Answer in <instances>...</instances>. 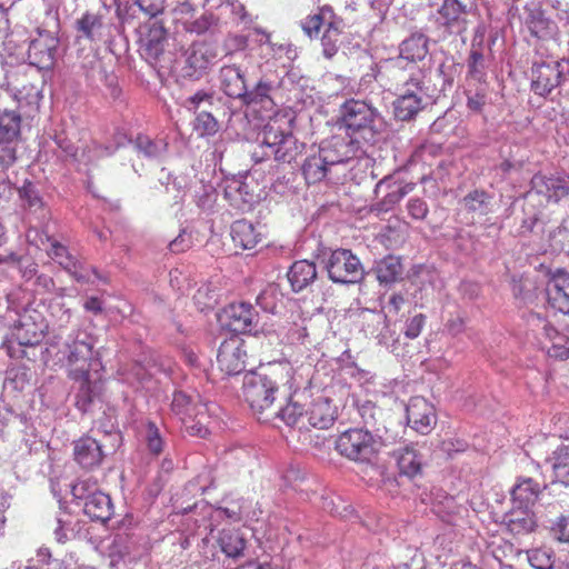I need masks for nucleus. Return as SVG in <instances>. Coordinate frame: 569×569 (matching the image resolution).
<instances>
[{
    "label": "nucleus",
    "mask_w": 569,
    "mask_h": 569,
    "mask_svg": "<svg viewBox=\"0 0 569 569\" xmlns=\"http://www.w3.org/2000/svg\"><path fill=\"white\" fill-rule=\"evenodd\" d=\"M138 147L142 148L147 154H151L154 149V144L149 138H138Z\"/></svg>",
    "instance_id": "nucleus-63"
},
{
    "label": "nucleus",
    "mask_w": 569,
    "mask_h": 569,
    "mask_svg": "<svg viewBox=\"0 0 569 569\" xmlns=\"http://www.w3.org/2000/svg\"><path fill=\"white\" fill-rule=\"evenodd\" d=\"M248 361V346L238 336L226 339L219 347L217 362L219 369L228 376L241 373Z\"/></svg>",
    "instance_id": "nucleus-14"
},
{
    "label": "nucleus",
    "mask_w": 569,
    "mask_h": 569,
    "mask_svg": "<svg viewBox=\"0 0 569 569\" xmlns=\"http://www.w3.org/2000/svg\"><path fill=\"white\" fill-rule=\"evenodd\" d=\"M548 303L562 313H569V272L557 270L547 283Z\"/></svg>",
    "instance_id": "nucleus-20"
},
{
    "label": "nucleus",
    "mask_w": 569,
    "mask_h": 569,
    "mask_svg": "<svg viewBox=\"0 0 569 569\" xmlns=\"http://www.w3.org/2000/svg\"><path fill=\"white\" fill-rule=\"evenodd\" d=\"M19 196L30 209H39L42 207V199L30 181H26L19 189Z\"/></svg>",
    "instance_id": "nucleus-50"
},
{
    "label": "nucleus",
    "mask_w": 569,
    "mask_h": 569,
    "mask_svg": "<svg viewBox=\"0 0 569 569\" xmlns=\"http://www.w3.org/2000/svg\"><path fill=\"white\" fill-rule=\"evenodd\" d=\"M281 420L290 427L299 429H329L338 417V407L323 392L306 396L295 392L290 401L279 410Z\"/></svg>",
    "instance_id": "nucleus-2"
},
{
    "label": "nucleus",
    "mask_w": 569,
    "mask_h": 569,
    "mask_svg": "<svg viewBox=\"0 0 569 569\" xmlns=\"http://www.w3.org/2000/svg\"><path fill=\"white\" fill-rule=\"evenodd\" d=\"M563 66L561 61L535 62L530 71V89L542 98H547L555 89L565 82Z\"/></svg>",
    "instance_id": "nucleus-12"
},
{
    "label": "nucleus",
    "mask_w": 569,
    "mask_h": 569,
    "mask_svg": "<svg viewBox=\"0 0 569 569\" xmlns=\"http://www.w3.org/2000/svg\"><path fill=\"white\" fill-rule=\"evenodd\" d=\"M375 270L378 281L388 284L401 278L403 267L400 258L387 256L377 263Z\"/></svg>",
    "instance_id": "nucleus-36"
},
{
    "label": "nucleus",
    "mask_w": 569,
    "mask_h": 569,
    "mask_svg": "<svg viewBox=\"0 0 569 569\" xmlns=\"http://www.w3.org/2000/svg\"><path fill=\"white\" fill-rule=\"evenodd\" d=\"M172 412L179 417L190 436L204 438L210 432L211 416L207 403L194 401L183 391H177L171 402Z\"/></svg>",
    "instance_id": "nucleus-7"
},
{
    "label": "nucleus",
    "mask_w": 569,
    "mask_h": 569,
    "mask_svg": "<svg viewBox=\"0 0 569 569\" xmlns=\"http://www.w3.org/2000/svg\"><path fill=\"white\" fill-rule=\"evenodd\" d=\"M252 183L253 179H249L248 177L243 179H232L224 189V196L232 204L244 209L246 206H251L259 198L251 186Z\"/></svg>",
    "instance_id": "nucleus-28"
},
{
    "label": "nucleus",
    "mask_w": 569,
    "mask_h": 569,
    "mask_svg": "<svg viewBox=\"0 0 569 569\" xmlns=\"http://www.w3.org/2000/svg\"><path fill=\"white\" fill-rule=\"evenodd\" d=\"M287 277L292 290L299 292L316 280V264L309 260L295 261L289 268Z\"/></svg>",
    "instance_id": "nucleus-32"
},
{
    "label": "nucleus",
    "mask_w": 569,
    "mask_h": 569,
    "mask_svg": "<svg viewBox=\"0 0 569 569\" xmlns=\"http://www.w3.org/2000/svg\"><path fill=\"white\" fill-rule=\"evenodd\" d=\"M426 325V316L418 313L413 316L406 325L405 336L408 339H416L420 336Z\"/></svg>",
    "instance_id": "nucleus-54"
},
{
    "label": "nucleus",
    "mask_w": 569,
    "mask_h": 569,
    "mask_svg": "<svg viewBox=\"0 0 569 569\" xmlns=\"http://www.w3.org/2000/svg\"><path fill=\"white\" fill-rule=\"evenodd\" d=\"M190 239L189 237L186 238V234L184 233H180L176 239H173L170 244H169V248L172 252H183L186 251L189 247H190Z\"/></svg>",
    "instance_id": "nucleus-60"
},
{
    "label": "nucleus",
    "mask_w": 569,
    "mask_h": 569,
    "mask_svg": "<svg viewBox=\"0 0 569 569\" xmlns=\"http://www.w3.org/2000/svg\"><path fill=\"white\" fill-rule=\"evenodd\" d=\"M295 119L288 113H277L267 122L261 143L252 151L254 162L273 158L290 163L299 154V146L292 132Z\"/></svg>",
    "instance_id": "nucleus-3"
},
{
    "label": "nucleus",
    "mask_w": 569,
    "mask_h": 569,
    "mask_svg": "<svg viewBox=\"0 0 569 569\" xmlns=\"http://www.w3.org/2000/svg\"><path fill=\"white\" fill-rule=\"evenodd\" d=\"M409 214L416 220H423L428 212V204L420 198L410 199L407 204Z\"/></svg>",
    "instance_id": "nucleus-57"
},
{
    "label": "nucleus",
    "mask_w": 569,
    "mask_h": 569,
    "mask_svg": "<svg viewBox=\"0 0 569 569\" xmlns=\"http://www.w3.org/2000/svg\"><path fill=\"white\" fill-rule=\"evenodd\" d=\"M407 422L421 435H428L437 423V412L431 402L423 397H412L407 405Z\"/></svg>",
    "instance_id": "nucleus-16"
},
{
    "label": "nucleus",
    "mask_w": 569,
    "mask_h": 569,
    "mask_svg": "<svg viewBox=\"0 0 569 569\" xmlns=\"http://www.w3.org/2000/svg\"><path fill=\"white\" fill-rule=\"evenodd\" d=\"M136 4L143 13L150 18H154L163 13L166 0H136Z\"/></svg>",
    "instance_id": "nucleus-53"
},
{
    "label": "nucleus",
    "mask_w": 569,
    "mask_h": 569,
    "mask_svg": "<svg viewBox=\"0 0 569 569\" xmlns=\"http://www.w3.org/2000/svg\"><path fill=\"white\" fill-rule=\"evenodd\" d=\"M20 127L19 114L7 106L0 108V168L3 170L17 161Z\"/></svg>",
    "instance_id": "nucleus-10"
},
{
    "label": "nucleus",
    "mask_w": 569,
    "mask_h": 569,
    "mask_svg": "<svg viewBox=\"0 0 569 569\" xmlns=\"http://www.w3.org/2000/svg\"><path fill=\"white\" fill-rule=\"evenodd\" d=\"M73 457L83 469H93L103 460L101 445L92 437L84 436L73 442Z\"/></svg>",
    "instance_id": "nucleus-22"
},
{
    "label": "nucleus",
    "mask_w": 569,
    "mask_h": 569,
    "mask_svg": "<svg viewBox=\"0 0 569 569\" xmlns=\"http://www.w3.org/2000/svg\"><path fill=\"white\" fill-rule=\"evenodd\" d=\"M295 370L289 361L260 365L244 377L243 398L260 421L279 417L277 400L290 401L295 393Z\"/></svg>",
    "instance_id": "nucleus-1"
},
{
    "label": "nucleus",
    "mask_w": 569,
    "mask_h": 569,
    "mask_svg": "<svg viewBox=\"0 0 569 569\" xmlns=\"http://www.w3.org/2000/svg\"><path fill=\"white\" fill-rule=\"evenodd\" d=\"M525 23L531 36L536 38H542L547 33L548 21L539 10L530 11Z\"/></svg>",
    "instance_id": "nucleus-48"
},
{
    "label": "nucleus",
    "mask_w": 569,
    "mask_h": 569,
    "mask_svg": "<svg viewBox=\"0 0 569 569\" xmlns=\"http://www.w3.org/2000/svg\"><path fill=\"white\" fill-rule=\"evenodd\" d=\"M71 493L74 499L82 500L83 503L91 500L96 493H103L99 489L98 481L92 477L79 479L71 488Z\"/></svg>",
    "instance_id": "nucleus-45"
},
{
    "label": "nucleus",
    "mask_w": 569,
    "mask_h": 569,
    "mask_svg": "<svg viewBox=\"0 0 569 569\" xmlns=\"http://www.w3.org/2000/svg\"><path fill=\"white\" fill-rule=\"evenodd\" d=\"M446 328L451 335H459L463 331L465 319L458 315L447 321Z\"/></svg>",
    "instance_id": "nucleus-61"
},
{
    "label": "nucleus",
    "mask_w": 569,
    "mask_h": 569,
    "mask_svg": "<svg viewBox=\"0 0 569 569\" xmlns=\"http://www.w3.org/2000/svg\"><path fill=\"white\" fill-rule=\"evenodd\" d=\"M227 326L233 332L242 333L251 329L256 311L250 303L233 302L224 309Z\"/></svg>",
    "instance_id": "nucleus-27"
},
{
    "label": "nucleus",
    "mask_w": 569,
    "mask_h": 569,
    "mask_svg": "<svg viewBox=\"0 0 569 569\" xmlns=\"http://www.w3.org/2000/svg\"><path fill=\"white\" fill-rule=\"evenodd\" d=\"M406 302L405 297L401 293H392L387 303L388 313L391 316H398Z\"/></svg>",
    "instance_id": "nucleus-59"
},
{
    "label": "nucleus",
    "mask_w": 569,
    "mask_h": 569,
    "mask_svg": "<svg viewBox=\"0 0 569 569\" xmlns=\"http://www.w3.org/2000/svg\"><path fill=\"white\" fill-rule=\"evenodd\" d=\"M467 83H487L486 60L483 53L472 47L467 60Z\"/></svg>",
    "instance_id": "nucleus-40"
},
{
    "label": "nucleus",
    "mask_w": 569,
    "mask_h": 569,
    "mask_svg": "<svg viewBox=\"0 0 569 569\" xmlns=\"http://www.w3.org/2000/svg\"><path fill=\"white\" fill-rule=\"evenodd\" d=\"M468 449V443L459 438L445 439L441 442V450L449 456L453 453L465 452Z\"/></svg>",
    "instance_id": "nucleus-58"
},
{
    "label": "nucleus",
    "mask_w": 569,
    "mask_h": 569,
    "mask_svg": "<svg viewBox=\"0 0 569 569\" xmlns=\"http://www.w3.org/2000/svg\"><path fill=\"white\" fill-rule=\"evenodd\" d=\"M57 49V40L40 34L33 39L28 48V60L31 66L39 70L50 69L54 63V53Z\"/></svg>",
    "instance_id": "nucleus-21"
},
{
    "label": "nucleus",
    "mask_w": 569,
    "mask_h": 569,
    "mask_svg": "<svg viewBox=\"0 0 569 569\" xmlns=\"http://www.w3.org/2000/svg\"><path fill=\"white\" fill-rule=\"evenodd\" d=\"M467 11L458 0H443L438 10V21L451 33L466 31Z\"/></svg>",
    "instance_id": "nucleus-26"
},
{
    "label": "nucleus",
    "mask_w": 569,
    "mask_h": 569,
    "mask_svg": "<svg viewBox=\"0 0 569 569\" xmlns=\"http://www.w3.org/2000/svg\"><path fill=\"white\" fill-rule=\"evenodd\" d=\"M467 108L472 113H481L488 100L487 83H467L466 88Z\"/></svg>",
    "instance_id": "nucleus-41"
},
{
    "label": "nucleus",
    "mask_w": 569,
    "mask_h": 569,
    "mask_svg": "<svg viewBox=\"0 0 569 569\" xmlns=\"http://www.w3.org/2000/svg\"><path fill=\"white\" fill-rule=\"evenodd\" d=\"M545 490L556 499V502L563 503L569 498V483L563 480L552 481L550 485H545Z\"/></svg>",
    "instance_id": "nucleus-52"
},
{
    "label": "nucleus",
    "mask_w": 569,
    "mask_h": 569,
    "mask_svg": "<svg viewBox=\"0 0 569 569\" xmlns=\"http://www.w3.org/2000/svg\"><path fill=\"white\" fill-rule=\"evenodd\" d=\"M263 238L262 228L246 219L237 220L231 226V239L236 248L242 250L256 249L263 241Z\"/></svg>",
    "instance_id": "nucleus-23"
},
{
    "label": "nucleus",
    "mask_w": 569,
    "mask_h": 569,
    "mask_svg": "<svg viewBox=\"0 0 569 569\" xmlns=\"http://www.w3.org/2000/svg\"><path fill=\"white\" fill-rule=\"evenodd\" d=\"M218 545L226 556L238 558L246 548V540L238 530L222 529L219 532Z\"/></svg>",
    "instance_id": "nucleus-37"
},
{
    "label": "nucleus",
    "mask_w": 569,
    "mask_h": 569,
    "mask_svg": "<svg viewBox=\"0 0 569 569\" xmlns=\"http://www.w3.org/2000/svg\"><path fill=\"white\" fill-rule=\"evenodd\" d=\"M220 88L230 98L247 96V86L240 68L236 66H223L220 69Z\"/></svg>",
    "instance_id": "nucleus-31"
},
{
    "label": "nucleus",
    "mask_w": 569,
    "mask_h": 569,
    "mask_svg": "<svg viewBox=\"0 0 569 569\" xmlns=\"http://www.w3.org/2000/svg\"><path fill=\"white\" fill-rule=\"evenodd\" d=\"M193 129L200 137H210L218 132L219 123L210 112L202 111L197 114Z\"/></svg>",
    "instance_id": "nucleus-47"
},
{
    "label": "nucleus",
    "mask_w": 569,
    "mask_h": 569,
    "mask_svg": "<svg viewBox=\"0 0 569 569\" xmlns=\"http://www.w3.org/2000/svg\"><path fill=\"white\" fill-rule=\"evenodd\" d=\"M84 513L93 521L108 522L113 515V505L107 493H96L88 502L83 503Z\"/></svg>",
    "instance_id": "nucleus-34"
},
{
    "label": "nucleus",
    "mask_w": 569,
    "mask_h": 569,
    "mask_svg": "<svg viewBox=\"0 0 569 569\" xmlns=\"http://www.w3.org/2000/svg\"><path fill=\"white\" fill-rule=\"evenodd\" d=\"M213 94L204 90H199L186 99L183 106L189 110H197L201 103L212 104Z\"/></svg>",
    "instance_id": "nucleus-56"
},
{
    "label": "nucleus",
    "mask_w": 569,
    "mask_h": 569,
    "mask_svg": "<svg viewBox=\"0 0 569 569\" xmlns=\"http://www.w3.org/2000/svg\"><path fill=\"white\" fill-rule=\"evenodd\" d=\"M551 467L557 478L569 480V443L559 446L550 457Z\"/></svg>",
    "instance_id": "nucleus-44"
},
{
    "label": "nucleus",
    "mask_w": 569,
    "mask_h": 569,
    "mask_svg": "<svg viewBox=\"0 0 569 569\" xmlns=\"http://www.w3.org/2000/svg\"><path fill=\"white\" fill-rule=\"evenodd\" d=\"M329 164L322 158L320 152L310 154L302 164V174L308 184L317 183L327 176Z\"/></svg>",
    "instance_id": "nucleus-38"
},
{
    "label": "nucleus",
    "mask_w": 569,
    "mask_h": 569,
    "mask_svg": "<svg viewBox=\"0 0 569 569\" xmlns=\"http://www.w3.org/2000/svg\"><path fill=\"white\" fill-rule=\"evenodd\" d=\"M528 561L533 569H553V558L543 549H533L527 552Z\"/></svg>",
    "instance_id": "nucleus-49"
},
{
    "label": "nucleus",
    "mask_w": 569,
    "mask_h": 569,
    "mask_svg": "<svg viewBox=\"0 0 569 569\" xmlns=\"http://www.w3.org/2000/svg\"><path fill=\"white\" fill-rule=\"evenodd\" d=\"M16 92L13 96L8 90L0 93V101L4 102L7 98H11L16 109H11L20 116V120L33 119L40 110V102L43 98L41 88L33 82L21 80L20 83L13 86Z\"/></svg>",
    "instance_id": "nucleus-13"
},
{
    "label": "nucleus",
    "mask_w": 569,
    "mask_h": 569,
    "mask_svg": "<svg viewBox=\"0 0 569 569\" xmlns=\"http://www.w3.org/2000/svg\"><path fill=\"white\" fill-rule=\"evenodd\" d=\"M545 485L531 477L519 476L510 490L512 506L532 508L540 499Z\"/></svg>",
    "instance_id": "nucleus-19"
},
{
    "label": "nucleus",
    "mask_w": 569,
    "mask_h": 569,
    "mask_svg": "<svg viewBox=\"0 0 569 569\" xmlns=\"http://www.w3.org/2000/svg\"><path fill=\"white\" fill-rule=\"evenodd\" d=\"M399 473L408 478H415L422 473L425 466L422 455L415 446H406L395 453Z\"/></svg>",
    "instance_id": "nucleus-30"
},
{
    "label": "nucleus",
    "mask_w": 569,
    "mask_h": 569,
    "mask_svg": "<svg viewBox=\"0 0 569 569\" xmlns=\"http://www.w3.org/2000/svg\"><path fill=\"white\" fill-rule=\"evenodd\" d=\"M551 532L560 542H569V516H560L552 525Z\"/></svg>",
    "instance_id": "nucleus-55"
},
{
    "label": "nucleus",
    "mask_w": 569,
    "mask_h": 569,
    "mask_svg": "<svg viewBox=\"0 0 569 569\" xmlns=\"http://www.w3.org/2000/svg\"><path fill=\"white\" fill-rule=\"evenodd\" d=\"M335 449L341 457L359 463H372L379 452L375 436L362 428L341 432L335 441Z\"/></svg>",
    "instance_id": "nucleus-8"
},
{
    "label": "nucleus",
    "mask_w": 569,
    "mask_h": 569,
    "mask_svg": "<svg viewBox=\"0 0 569 569\" xmlns=\"http://www.w3.org/2000/svg\"><path fill=\"white\" fill-rule=\"evenodd\" d=\"M84 309L89 312H92L94 315H98V313H101L102 312V302L99 298L97 297H91L89 298L84 305H83Z\"/></svg>",
    "instance_id": "nucleus-62"
},
{
    "label": "nucleus",
    "mask_w": 569,
    "mask_h": 569,
    "mask_svg": "<svg viewBox=\"0 0 569 569\" xmlns=\"http://www.w3.org/2000/svg\"><path fill=\"white\" fill-rule=\"evenodd\" d=\"M330 20H336L333 10L329 6H323L317 13L308 16L301 28L309 38H312L318 36L321 27Z\"/></svg>",
    "instance_id": "nucleus-42"
},
{
    "label": "nucleus",
    "mask_w": 569,
    "mask_h": 569,
    "mask_svg": "<svg viewBox=\"0 0 569 569\" xmlns=\"http://www.w3.org/2000/svg\"><path fill=\"white\" fill-rule=\"evenodd\" d=\"M413 77H401V80H388L395 87L397 99L393 101V113L398 120L409 121L422 110L423 70H415Z\"/></svg>",
    "instance_id": "nucleus-6"
},
{
    "label": "nucleus",
    "mask_w": 569,
    "mask_h": 569,
    "mask_svg": "<svg viewBox=\"0 0 569 569\" xmlns=\"http://www.w3.org/2000/svg\"><path fill=\"white\" fill-rule=\"evenodd\" d=\"M507 529L515 536H525L533 532L537 528V517L532 508L512 506V509L505 516Z\"/></svg>",
    "instance_id": "nucleus-24"
},
{
    "label": "nucleus",
    "mask_w": 569,
    "mask_h": 569,
    "mask_svg": "<svg viewBox=\"0 0 569 569\" xmlns=\"http://www.w3.org/2000/svg\"><path fill=\"white\" fill-rule=\"evenodd\" d=\"M271 84L267 81L260 80L253 90L248 91L243 97L246 103L263 102L270 99Z\"/></svg>",
    "instance_id": "nucleus-51"
},
{
    "label": "nucleus",
    "mask_w": 569,
    "mask_h": 569,
    "mask_svg": "<svg viewBox=\"0 0 569 569\" xmlns=\"http://www.w3.org/2000/svg\"><path fill=\"white\" fill-rule=\"evenodd\" d=\"M491 200L492 196L489 192L483 189H475L463 197L462 203L468 212L485 216L490 211Z\"/></svg>",
    "instance_id": "nucleus-39"
},
{
    "label": "nucleus",
    "mask_w": 569,
    "mask_h": 569,
    "mask_svg": "<svg viewBox=\"0 0 569 569\" xmlns=\"http://www.w3.org/2000/svg\"><path fill=\"white\" fill-rule=\"evenodd\" d=\"M47 325L41 322H34L30 319H23L17 327L13 337L22 347H33L39 345L44 338Z\"/></svg>",
    "instance_id": "nucleus-33"
},
{
    "label": "nucleus",
    "mask_w": 569,
    "mask_h": 569,
    "mask_svg": "<svg viewBox=\"0 0 569 569\" xmlns=\"http://www.w3.org/2000/svg\"><path fill=\"white\" fill-rule=\"evenodd\" d=\"M377 117V110L363 101L349 100L343 106L342 121L352 133L369 132L373 137Z\"/></svg>",
    "instance_id": "nucleus-15"
},
{
    "label": "nucleus",
    "mask_w": 569,
    "mask_h": 569,
    "mask_svg": "<svg viewBox=\"0 0 569 569\" xmlns=\"http://www.w3.org/2000/svg\"><path fill=\"white\" fill-rule=\"evenodd\" d=\"M92 356L93 346L89 342L77 340L69 346V378L79 383L76 406L82 411L88 410L93 398L100 391L99 381L91 379Z\"/></svg>",
    "instance_id": "nucleus-4"
},
{
    "label": "nucleus",
    "mask_w": 569,
    "mask_h": 569,
    "mask_svg": "<svg viewBox=\"0 0 569 569\" xmlns=\"http://www.w3.org/2000/svg\"><path fill=\"white\" fill-rule=\"evenodd\" d=\"M42 280H43V286H44L48 290H50V289H52V288L54 287V281H53V279H52V278H50V277H44V276H40V277H38V281H39V282H40V281H42Z\"/></svg>",
    "instance_id": "nucleus-64"
},
{
    "label": "nucleus",
    "mask_w": 569,
    "mask_h": 569,
    "mask_svg": "<svg viewBox=\"0 0 569 569\" xmlns=\"http://www.w3.org/2000/svg\"><path fill=\"white\" fill-rule=\"evenodd\" d=\"M568 196V176L539 171L530 180V189L526 193V199L536 202L539 208H545L549 204L559 203Z\"/></svg>",
    "instance_id": "nucleus-9"
},
{
    "label": "nucleus",
    "mask_w": 569,
    "mask_h": 569,
    "mask_svg": "<svg viewBox=\"0 0 569 569\" xmlns=\"http://www.w3.org/2000/svg\"><path fill=\"white\" fill-rule=\"evenodd\" d=\"M102 28L101 16L87 11L76 21V29L86 39L92 40L96 31Z\"/></svg>",
    "instance_id": "nucleus-46"
},
{
    "label": "nucleus",
    "mask_w": 569,
    "mask_h": 569,
    "mask_svg": "<svg viewBox=\"0 0 569 569\" xmlns=\"http://www.w3.org/2000/svg\"><path fill=\"white\" fill-rule=\"evenodd\" d=\"M46 240L49 243L47 254L68 273H70L77 281H83L84 276L80 272V262L70 253L67 246L59 242L51 236H46Z\"/></svg>",
    "instance_id": "nucleus-25"
},
{
    "label": "nucleus",
    "mask_w": 569,
    "mask_h": 569,
    "mask_svg": "<svg viewBox=\"0 0 569 569\" xmlns=\"http://www.w3.org/2000/svg\"><path fill=\"white\" fill-rule=\"evenodd\" d=\"M327 271L337 283H356L362 279L363 268L359 258L349 249H336L331 252Z\"/></svg>",
    "instance_id": "nucleus-11"
},
{
    "label": "nucleus",
    "mask_w": 569,
    "mask_h": 569,
    "mask_svg": "<svg viewBox=\"0 0 569 569\" xmlns=\"http://www.w3.org/2000/svg\"><path fill=\"white\" fill-rule=\"evenodd\" d=\"M429 53V39L423 33H412L399 44V54L388 59L383 70L388 80H401V77H413L415 70H422L418 63Z\"/></svg>",
    "instance_id": "nucleus-5"
},
{
    "label": "nucleus",
    "mask_w": 569,
    "mask_h": 569,
    "mask_svg": "<svg viewBox=\"0 0 569 569\" xmlns=\"http://www.w3.org/2000/svg\"><path fill=\"white\" fill-rule=\"evenodd\" d=\"M342 39L340 22L337 20L328 21L320 39L322 53L327 59H331L338 53Z\"/></svg>",
    "instance_id": "nucleus-35"
},
{
    "label": "nucleus",
    "mask_w": 569,
    "mask_h": 569,
    "mask_svg": "<svg viewBox=\"0 0 569 569\" xmlns=\"http://www.w3.org/2000/svg\"><path fill=\"white\" fill-rule=\"evenodd\" d=\"M140 47L148 59L158 60L164 52L167 29L160 21H149L139 29Z\"/></svg>",
    "instance_id": "nucleus-17"
},
{
    "label": "nucleus",
    "mask_w": 569,
    "mask_h": 569,
    "mask_svg": "<svg viewBox=\"0 0 569 569\" xmlns=\"http://www.w3.org/2000/svg\"><path fill=\"white\" fill-rule=\"evenodd\" d=\"M359 149V142L353 139L332 137L318 151L329 166H333L353 159Z\"/></svg>",
    "instance_id": "nucleus-18"
},
{
    "label": "nucleus",
    "mask_w": 569,
    "mask_h": 569,
    "mask_svg": "<svg viewBox=\"0 0 569 569\" xmlns=\"http://www.w3.org/2000/svg\"><path fill=\"white\" fill-rule=\"evenodd\" d=\"M214 58L207 44H193L186 60L187 74L191 78H200L212 66Z\"/></svg>",
    "instance_id": "nucleus-29"
},
{
    "label": "nucleus",
    "mask_w": 569,
    "mask_h": 569,
    "mask_svg": "<svg viewBox=\"0 0 569 569\" xmlns=\"http://www.w3.org/2000/svg\"><path fill=\"white\" fill-rule=\"evenodd\" d=\"M143 440L150 455L159 457L164 451L166 440L156 422H146Z\"/></svg>",
    "instance_id": "nucleus-43"
}]
</instances>
